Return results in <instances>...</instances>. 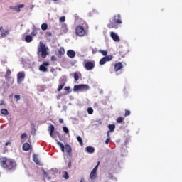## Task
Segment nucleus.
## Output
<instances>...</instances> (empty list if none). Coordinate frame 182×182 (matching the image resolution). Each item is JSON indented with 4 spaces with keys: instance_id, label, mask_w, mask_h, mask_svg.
Returning a JSON list of instances; mask_svg holds the SVG:
<instances>
[{
    "instance_id": "obj_34",
    "label": "nucleus",
    "mask_w": 182,
    "mask_h": 182,
    "mask_svg": "<svg viewBox=\"0 0 182 182\" xmlns=\"http://www.w3.org/2000/svg\"><path fill=\"white\" fill-rule=\"evenodd\" d=\"M123 120H124V119L122 117H119L117 119V123H122Z\"/></svg>"
},
{
    "instance_id": "obj_25",
    "label": "nucleus",
    "mask_w": 182,
    "mask_h": 182,
    "mask_svg": "<svg viewBox=\"0 0 182 182\" xmlns=\"http://www.w3.org/2000/svg\"><path fill=\"white\" fill-rule=\"evenodd\" d=\"M1 114H4V116H8L9 114V112H8V109H1Z\"/></svg>"
},
{
    "instance_id": "obj_3",
    "label": "nucleus",
    "mask_w": 182,
    "mask_h": 182,
    "mask_svg": "<svg viewBox=\"0 0 182 182\" xmlns=\"http://www.w3.org/2000/svg\"><path fill=\"white\" fill-rule=\"evenodd\" d=\"M88 33L89 31L81 25H79L75 28V35H77V36H80V38L86 36Z\"/></svg>"
},
{
    "instance_id": "obj_2",
    "label": "nucleus",
    "mask_w": 182,
    "mask_h": 182,
    "mask_svg": "<svg viewBox=\"0 0 182 182\" xmlns=\"http://www.w3.org/2000/svg\"><path fill=\"white\" fill-rule=\"evenodd\" d=\"M122 24V19L120 14H118L117 16H114L113 18H110L109 23H108L107 26L109 28V29H112L114 28V29H117L119 26L117 25Z\"/></svg>"
},
{
    "instance_id": "obj_27",
    "label": "nucleus",
    "mask_w": 182,
    "mask_h": 182,
    "mask_svg": "<svg viewBox=\"0 0 182 182\" xmlns=\"http://www.w3.org/2000/svg\"><path fill=\"white\" fill-rule=\"evenodd\" d=\"M108 128L109 129V132H114V129H116V125H114V124H109L108 126Z\"/></svg>"
},
{
    "instance_id": "obj_6",
    "label": "nucleus",
    "mask_w": 182,
    "mask_h": 182,
    "mask_svg": "<svg viewBox=\"0 0 182 182\" xmlns=\"http://www.w3.org/2000/svg\"><path fill=\"white\" fill-rule=\"evenodd\" d=\"M89 89H90V87H89V85L86 84H80L74 86L73 91L74 92H79V90L87 91V90H89Z\"/></svg>"
},
{
    "instance_id": "obj_49",
    "label": "nucleus",
    "mask_w": 182,
    "mask_h": 182,
    "mask_svg": "<svg viewBox=\"0 0 182 182\" xmlns=\"http://www.w3.org/2000/svg\"><path fill=\"white\" fill-rule=\"evenodd\" d=\"M97 52V49H92V53L95 54Z\"/></svg>"
},
{
    "instance_id": "obj_12",
    "label": "nucleus",
    "mask_w": 182,
    "mask_h": 182,
    "mask_svg": "<svg viewBox=\"0 0 182 182\" xmlns=\"http://www.w3.org/2000/svg\"><path fill=\"white\" fill-rule=\"evenodd\" d=\"M46 66H49V63L48 62L43 63L39 67V70H41V72H48Z\"/></svg>"
},
{
    "instance_id": "obj_26",
    "label": "nucleus",
    "mask_w": 182,
    "mask_h": 182,
    "mask_svg": "<svg viewBox=\"0 0 182 182\" xmlns=\"http://www.w3.org/2000/svg\"><path fill=\"white\" fill-rule=\"evenodd\" d=\"M63 177L65 178V180H68L69 178V173L66 171H63Z\"/></svg>"
},
{
    "instance_id": "obj_19",
    "label": "nucleus",
    "mask_w": 182,
    "mask_h": 182,
    "mask_svg": "<svg viewBox=\"0 0 182 182\" xmlns=\"http://www.w3.org/2000/svg\"><path fill=\"white\" fill-rule=\"evenodd\" d=\"M32 31H33L31 33V36H36V35L38 34V31L35 25L33 26Z\"/></svg>"
},
{
    "instance_id": "obj_52",
    "label": "nucleus",
    "mask_w": 182,
    "mask_h": 182,
    "mask_svg": "<svg viewBox=\"0 0 182 182\" xmlns=\"http://www.w3.org/2000/svg\"><path fill=\"white\" fill-rule=\"evenodd\" d=\"M109 133H110V131L107 132V137H110V134Z\"/></svg>"
},
{
    "instance_id": "obj_46",
    "label": "nucleus",
    "mask_w": 182,
    "mask_h": 182,
    "mask_svg": "<svg viewBox=\"0 0 182 182\" xmlns=\"http://www.w3.org/2000/svg\"><path fill=\"white\" fill-rule=\"evenodd\" d=\"M5 101L4 100H0V106H5Z\"/></svg>"
},
{
    "instance_id": "obj_7",
    "label": "nucleus",
    "mask_w": 182,
    "mask_h": 182,
    "mask_svg": "<svg viewBox=\"0 0 182 182\" xmlns=\"http://www.w3.org/2000/svg\"><path fill=\"white\" fill-rule=\"evenodd\" d=\"M95 61H87L85 63L84 68L86 70H93L95 69Z\"/></svg>"
},
{
    "instance_id": "obj_21",
    "label": "nucleus",
    "mask_w": 182,
    "mask_h": 182,
    "mask_svg": "<svg viewBox=\"0 0 182 182\" xmlns=\"http://www.w3.org/2000/svg\"><path fill=\"white\" fill-rule=\"evenodd\" d=\"M86 151L87 153H90V154L95 153V148L92 146H87Z\"/></svg>"
},
{
    "instance_id": "obj_17",
    "label": "nucleus",
    "mask_w": 182,
    "mask_h": 182,
    "mask_svg": "<svg viewBox=\"0 0 182 182\" xmlns=\"http://www.w3.org/2000/svg\"><path fill=\"white\" fill-rule=\"evenodd\" d=\"M33 160L36 164H41V161H39V158H38V155H33Z\"/></svg>"
},
{
    "instance_id": "obj_22",
    "label": "nucleus",
    "mask_w": 182,
    "mask_h": 182,
    "mask_svg": "<svg viewBox=\"0 0 182 182\" xmlns=\"http://www.w3.org/2000/svg\"><path fill=\"white\" fill-rule=\"evenodd\" d=\"M7 35H9V30H4L1 32V38H5Z\"/></svg>"
},
{
    "instance_id": "obj_38",
    "label": "nucleus",
    "mask_w": 182,
    "mask_h": 182,
    "mask_svg": "<svg viewBox=\"0 0 182 182\" xmlns=\"http://www.w3.org/2000/svg\"><path fill=\"white\" fill-rule=\"evenodd\" d=\"M65 21H66V17H65V16H61L59 18V22H60V23L65 22Z\"/></svg>"
},
{
    "instance_id": "obj_5",
    "label": "nucleus",
    "mask_w": 182,
    "mask_h": 182,
    "mask_svg": "<svg viewBox=\"0 0 182 182\" xmlns=\"http://www.w3.org/2000/svg\"><path fill=\"white\" fill-rule=\"evenodd\" d=\"M57 144L60 147L61 151L63 153H65V150L68 154H72V147H70V145L66 144L65 146L62 144V142H58Z\"/></svg>"
},
{
    "instance_id": "obj_28",
    "label": "nucleus",
    "mask_w": 182,
    "mask_h": 182,
    "mask_svg": "<svg viewBox=\"0 0 182 182\" xmlns=\"http://www.w3.org/2000/svg\"><path fill=\"white\" fill-rule=\"evenodd\" d=\"M65 85H66V82H62L61 85L58 86V91L60 92V90H62V89H63V87H65Z\"/></svg>"
},
{
    "instance_id": "obj_15",
    "label": "nucleus",
    "mask_w": 182,
    "mask_h": 182,
    "mask_svg": "<svg viewBox=\"0 0 182 182\" xmlns=\"http://www.w3.org/2000/svg\"><path fill=\"white\" fill-rule=\"evenodd\" d=\"M68 31V25H66V23H63L61 27V33H67Z\"/></svg>"
},
{
    "instance_id": "obj_9",
    "label": "nucleus",
    "mask_w": 182,
    "mask_h": 182,
    "mask_svg": "<svg viewBox=\"0 0 182 182\" xmlns=\"http://www.w3.org/2000/svg\"><path fill=\"white\" fill-rule=\"evenodd\" d=\"M25 5L23 4H18L16 6H10V9H12V11H14L15 12L19 13L21 12V9L24 8Z\"/></svg>"
},
{
    "instance_id": "obj_39",
    "label": "nucleus",
    "mask_w": 182,
    "mask_h": 182,
    "mask_svg": "<svg viewBox=\"0 0 182 182\" xmlns=\"http://www.w3.org/2000/svg\"><path fill=\"white\" fill-rule=\"evenodd\" d=\"M9 76H11V70H9V69H8L6 70V75H5L6 77H9Z\"/></svg>"
},
{
    "instance_id": "obj_13",
    "label": "nucleus",
    "mask_w": 182,
    "mask_h": 182,
    "mask_svg": "<svg viewBox=\"0 0 182 182\" xmlns=\"http://www.w3.org/2000/svg\"><path fill=\"white\" fill-rule=\"evenodd\" d=\"M67 55L68 56V58L73 59V58H75V56H76V53H75V51L73 50H68L67 51Z\"/></svg>"
},
{
    "instance_id": "obj_10",
    "label": "nucleus",
    "mask_w": 182,
    "mask_h": 182,
    "mask_svg": "<svg viewBox=\"0 0 182 182\" xmlns=\"http://www.w3.org/2000/svg\"><path fill=\"white\" fill-rule=\"evenodd\" d=\"M110 36H111L112 39H113V41H114V42H120V37H119V35H117V33L112 31L110 33Z\"/></svg>"
},
{
    "instance_id": "obj_53",
    "label": "nucleus",
    "mask_w": 182,
    "mask_h": 182,
    "mask_svg": "<svg viewBox=\"0 0 182 182\" xmlns=\"http://www.w3.org/2000/svg\"><path fill=\"white\" fill-rule=\"evenodd\" d=\"M47 34H48L49 36H52V33H50V32H47Z\"/></svg>"
},
{
    "instance_id": "obj_43",
    "label": "nucleus",
    "mask_w": 182,
    "mask_h": 182,
    "mask_svg": "<svg viewBox=\"0 0 182 182\" xmlns=\"http://www.w3.org/2000/svg\"><path fill=\"white\" fill-rule=\"evenodd\" d=\"M50 60H52V62L56 61L57 60L56 57H55V55L51 56Z\"/></svg>"
},
{
    "instance_id": "obj_20",
    "label": "nucleus",
    "mask_w": 182,
    "mask_h": 182,
    "mask_svg": "<svg viewBox=\"0 0 182 182\" xmlns=\"http://www.w3.org/2000/svg\"><path fill=\"white\" fill-rule=\"evenodd\" d=\"M64 53H65V48H63V47H60V49L58 50V58H60L61 56H63Z\"/></svg>"
},
{
    "instance_id": "obj_11",
    "label": "nucleus",
    "mask_w": 182,
    "mask_h": 182,
    "mask_svg": "<svg viewBox=\"0 0 182 182\" xmlns=\"http://www.w3.org/2000/svg\"><path fill=\"white\" fill-rule=\"evenodd\" d=\"M124 65L121 62L116 63L114 65V70L119 72L121 69H123Z\"/></svg>"
},
{
    "instance_id": "obj_45",
    "label": "nucleus",
    "mask_w": 182,
    "mask_h": 182,
    "mask_svg": "<svg viewBox=\"0 0 182 182\" xmlns=\"http://www.w3.org/2000/svg\"><path fill=\"white\" fill-rule=\"evenodd\" d=\"M26 136H27L26 133L25 132L21 135V139H25V137H26Z\"/></svg>"
},
{
    "instance_id": "obj_59",
    "label": "nucleus",
    "mask_w": 182,
    "mask_h": 182,
    "mask_svg": "<svg viewBox=\"0 0 182 182\" xmlns=\"http://www.w3.org/2000/svg\"><path fill=\"white\" fill-rule=\"evenodd\" d=\"M45 178H48V176H45Z\"/></svg>"
},
{
    "instance_id": "obj_51",
    "label": "nucleus",
    "mask_w": 182,
    "mask_h": 182,
    "mask_svg": "<svg viewBox=\"0 0 182 182\" xmlns=\"http://www.w3.org/2000/svg\"><path fill=\"white\" fill-rule=\"evenodd\" d=\"M9 145H11V142L9 141L5 143V146H9Z\"/></svg>"
},
{
    "instance_id": "obj_35",
    "label": "nucleus",
    "mask_w": 182,
    "mask_h": 182,
    "mask_svg": "<svg viewBox=\"0 0 182 182\" xmlns=\"http://www.w3.org/2000/svg\"><path fill=\"white\" fill-rule=\"evenodd\" d=\"M87 113H88V114H93V108L88 107L87 108Z\"/></svg>"
},
{
    "instance_id": "obj_24",
    "label": "nucleus",
    "mask_w": 182,
    "mask_h": 182,
    "mask_svg": "<svg viewBox=\"0 0 182 182\" xmlns=\"http://www.w3.org/2000/svg\"><path fill=\"white\" fill-rule=\"evenodd\" d=\"M103 58H104V60H105V62H110V60H112V59H113V55H107Z\"/></svg>"
},
{
    "instance_id": "obj_58",
    "label": "nucleus",
    "mask_w": 182,
    "mask_h": 182,
    "mask_svg": "<svg viewBox=\"0 0 182 182\" xmlns=\"http://www.w3.org/2000/svg\"><path fill=\"white\" fill-rule=\"evenodd\" d=\"M53 1H54L55 2H56L58 0H53Z\"/></svg>"
},
{
    "instance_id": "obj_4",
    "label": "nucleus",
    "mask_w": 182,
    "mask_h": 182,
    "mask_svg": "<svg viewBox=\"0 0 182 182\" xmlns=\"http://www.w3.org/2000/svg\"><path fill=\"white\" fill-rule=\"evenodd\" d=\"M41 53V58L45 59L49 55V48L46 46H40L38 49V54Z\"/></svg>"
},
{
    "instance_id": "obj_33",
    "label": "nucleus",
    "mask_w": 182,
    "mask_h": 182,
    "mask_svg": "<svg viewBox=\"0 0 182 182\" xmlns=\"http://www.w3.org/2000/svg\"><path fill=\"white\" fill-rule=\"evenodd\" d=\"M74 79L75 82H77V80H79V74H77V73H74Z\"/></svg>"
},
{
    "instance_id": "obj_48",
    "label": "nucleus",
    "mask_w": 182,
    "mask_h": 182,
    "mask_svg": "<svg viewBox=\"0 0 182 182\" xmlns=\"http://www.w3.org/2000/svg\"><path fill=\"white\" fill-rule=\"evenodd\" d=\"M64 90L69 92V90H70V87H65Z\"/></svg>"
},
{
    "instance_id": "obj_37",
    "label": "nucleus",
    "mask_w": 182,
    "mask_h": 182,
    "mask_svg": "<svg viewBox=\"0 0 182 182\" xmlns=\"http://www.w3.org/2000/svg\"><path fill=\"white\" fill-rule=\"evenodd\" d=\"M105 63H106V60L104 58H101L100 60V65H105Z\"/></svg>"
},
{
    "instance_id": "obj_16",
    "label": "nucleus",
    "mask_w": 182,
    "mask_h": 182,
    "mask_svg": "<svg viewBox=\"0 0 182 182\" xmlns=\"http://www.w3.org/2000/svg\"><path fill=\"white\" fill-rule=\"evenodd\" d=\"M30 149H31V145L29 144V143H24L23 144V150L24 151H29Z\"/></svg>"
},
{
    "instance_id": "obj_8",
    "label": "nucleus",
    "mask_w": 182,
    "mask_h": 182,
    "mask_svg": "<svg viewBox=\"0 0 182 182\" xmlns=\"http://www.w3.org/2000/svg\"><path fill=\"white\" fill-rule=\"evenodd\" d=\"M25 80V73L24 72H19L17 75V83L18 85H21L22 82Z\"/></svg>"
},
{
    "instance_id": "obj_42",
    "label": "nucleus",
    "mask_w": 182,
    "mask_h": 182,
    "mask_svg": "<svg viewBox=\"0 0 182 182\" xmlns=\"http://www.w3.org/2000/svg\"><path fill=\"white\" fill-rule=\"evenodd\" d=\"M14 97L16 99V102H18V100H21V96L20 95H14Z\"/></svg>"
},
{
    "instance_id": "obj_40",
    "label": "nucleus",
    "mask_w": 182,
    "mask_h": 182,
    "mask_svg": "<svg viewBox=\"0 0 182 182\" xmlns=\"http://www.w3.org/2000/svg\"><path fill=\"white\" fill-rule=\"evenodd\" d=\"M130 114H131L130 111L125 109V114H124L125 117H127V116H130Z\"/></svg>"
},
{
    "instance_id": "obj_55",
    "label": "nucleus",
    "mask_w": 182,
    "mask_h": 182,
    "mask_svg": "<svg viewBox=\"0 0 182 182\" xmlns=\"http://www.w3.org/2000/svg\"><path fill=\"white\" fill-rule=\"evenodd\" d=\"M80 182H85V181H84L83 178H82V179L80 180Z\"/></svg>"
},
{
    "instance_id": "obj_23",
    "label": "nucleus",
    "mask_w": 182,
    "mask_h": 182,
    "mask_svg": "<svg viewBox=\"0 0 182 182\" xmlns=\"http://www.w3.org/2000/svg\"><path fill=\"white\" fill-rule=\"evenodd\" d=\"M25 41L26 42H27L28 43H29V42H32V36L31 35H28L25 37Z\"/></svg>"
},
{
    "instance_id": "obj_41",
    "label": "nucleus",
    "mask_w": 182,
    "mask_h": 182,
    "mask_svg": "<svg viewBox=\"0 0 182 182\" xmlns=\"http://www.w3.org/2000/svg\"><path fill=\"white\" fill-rule=\"evenodd\" d=\"M119 55H121L122 58H124V55H126V53L124 51H119Z\"/></svg>"
},
{
    "instance_id": "obj_44",
    "label": "nucleus",
    "mask_w": 182,
    "mask_h": 182,
    "mask_svg": "<svg viewBox=\"0 0 182 182\" xmlns=\"http://www.w3.org/2000/svg\"><path fill=\"white\" fill-rule=\"evenodd\" d=\"M68 168H72V161H69L68 164Z\"/></svg>"
},
{
    "instance_id": "obj_32",
    "label": "nucleus",
    "mask_w": 182,
    "mask_h": 182,
    "mask_svg": "<svg viewBox=\"0 0 182 182\" xmlns=\"http://www.w3.org/2000/svg\"><path fill=\"white\" fill-rule=\"evenodd\" d=\"M63 130L65 134H69V129L67 127H63Z\"/></svg>"
},
{
    "instance_id": "obj_56",
    "label": "nucleus",
    "mask_w": 182,
    "mask_h": 182,
    "mask_svg": "<svg viewBox=\"0 0 182 182\" xmlns=\"http://www.w3.org/2000/svg\"><path fill=\"white\" fill-rule=\"evenodd\" d=\"M2 29H3V27L1 26V27H0V31H2Z\"/></svg>"
},
{
    "instance_id": "obj_54",
    "label": "nucleus",
    "mask_w": 182,
    "mask_h": 182,
    "mask_svg": "<svg viewBox=\"0 0 182 182\" xmlns=\"http://www.w3.org/2000/svg\"><path fill=\"white\" fill-rule=\"evenodd\" d=\"M31 9H33V8H34V6L33 5H32V6H31Z\"/></svg>"
},
{
    "instance_id": "obj_29",
    "label": "nucleus",
    "mask_w": 182,
    "mask_h": 182,
    "mask_svg": "<svg viewBox=\"0 0 182 182\" xmlns=\"http://www.w3.org/2000/svg\"><path fill=\"white\" fill-rule=\"evenodd\" d=\"M77 140L80 146H83V140L82 139V137H80V136H77Z\"/></svg>"
},
{
    "instance_id": "obj_50",
    "label": "nucleus",
    "mask_w": 182,
    "mask_h": 182,
    "mask_svg": "<svg viewBox=\"0 0 182 182\" xmlns=\"http://www.w3.org/2000/svg\"><path fill=\"white\" fill-rule=\"evenodd\" d=\"M59 123H63V119L62 118L59 119Z\"/></svg>"
},
{
    "instance_id": "obj_36",
    "label": "nucleus",
    "mask_w": 182,
    "mask_h": 182,
    "mask_svg": "<svg viewBox=\"0 0 182 182\" xmlns=\"http://www.w3.org/2000/svg\"><path fill=\"white\" fill-rule=\"evenodd\" d=\"M100 164V162L98 161L97 166H95V168L92 169V171H95L97 173V168H99V165Z\"/></svg>"
},
{
    "instance_id": "obj_18",
    "label": "nucleus",
    "mask_w": 182,
    "mask_h": 182,
    "mask_svg": "<svg viewBox=\"0 0 182 182\" xmlns=\"http://www.w3.org/2000/svg\"><path fill=\"white\" fill-rule=\"evenodd\" d=\"M97 176V172L95 171H92L90 174V178L91 180H95V178H96Z\"/></svg>"
},
{
    "instance_id": "obj_31",
    "label": "nucleus",
    "mask_w": 182,
    "mask_h": 182,
    "mask_svg": "<svg viewBox=\"0 0 182 182\" xmlns=\"http://www.w3.org/2000/svg\"><path fill=\"white\" fill-rule=\"evenodd\" d=\"M100 53H102L103 56H107V50H99Z\"/></svg>"
},
{
    "instance_id": "obj_47",
    "label": "nucleus",
    "mask_w": 182,
    "mask_h": 182,
    "mask_svg": "<svg viewBox=\"0 0 182 182\" xmlns=\"http://www.w3.org/2000/svg\"><path fill=\"white\" fill-rule=\"evenodd\" d=\"M110 142V137H108L106 141H105V144H109V143Z\"/></svg>"
},
{
    "instance_id": "obj_1",
    "label": "nucleus",
    "mask_w": 182,
    "mask_h": 182,
    "mask_svg": "<svg viewBox=\"0 0 182 182\" xmlns=\"http://www.w3.org/2000/svg\"><path fill=\"white\" fill-rule=\"evenodd\" d=\"M1 167L8 171H12L16 167V162L8 158H1L0 159Z\"/></svg>"
},
{
    "instance_id": "obj_30",
    "label": "nucleus",
    "mask_w": 182,
    "mask_h": 182,
    "mask_svg": "<svg viewBox=\"0 0 182 182\" xmlns=\"http://www.w3.org/2000/svg\"><path fill=\"white\" fill-rule=\"evenodd\" d=\"M41 29L42 31H46V29H48V24L47 23H43L41 25Z\"/></svg>"
},
{
    "instance_id": "obj_57",
    "label": "nucleus",
    "mask_w": 182,
    "mask_h": 182,
    "mask_svg": "<svg viewBox=\"0 0 182 182\" xmlns=\"http://www.w3.org/2000/svg\"><path fill=\"white\" fill-rule=\"evenodd\" d=\"M119 50H122V47H119Z\"/></svg>"
},
{
    "instance_id": "obj_14",
    "label": "nucleus",
    "mask_w": 182,
    "mask_h": 182,
    "mask_svg": "<svg viewBox=\"0 0 182 182\" xmlns=\"http://www.w3.org/2000/svg\"><path fill=\"white\" fill-rule=\"evenodd\" d=\"M48 132H50V136L53 139V132H55V126L53 124H50L48 127Z\"/></svg>"
}]
</instances>
